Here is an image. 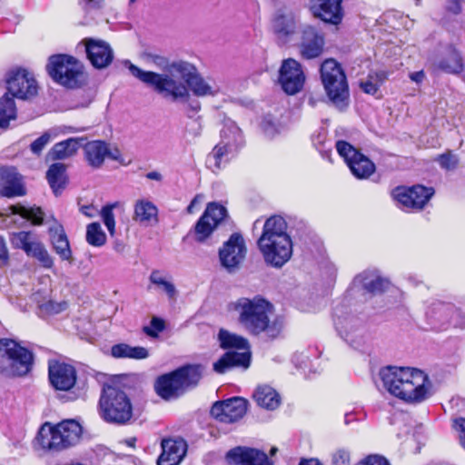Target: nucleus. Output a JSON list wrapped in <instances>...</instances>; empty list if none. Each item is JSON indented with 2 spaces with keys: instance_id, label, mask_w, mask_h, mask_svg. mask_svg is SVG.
<instances>
[{
  "instance_id": "8",
  "label": "nucleus",
  "mask_w": 465,
  "mask_h": 465,
  "mask_svg": "<svg viewBox=\"0 0 465 465\" xmlns=\"http://www.w3.org/2000/svg\"><path fill=\"white\" fill-rule=\"evenodd\" d=\"M33 353L11 339H0V373L7 376L27 374L33 365Z\"/></svg>"
},
{
  "instance_id": "20",
  "label": "nucleus",
  "mask_w": 465,
  "mask_h": 465,
  "mask_svg": "<svg viewBox=\"0 0 465 465\" xmlns=\"http://www.w3.org/2000/svg\"><path fill=\"white\" fill-rule=\"evenodd\" d=\"M341 3L342 0H308V6L314 17L338 25L343 19Z\"/></svg>"
},
{
  "instance_id": "34",
  "label": "nucleus",
  "mask_w": 465,
  "mask_h": 465,
  "mask_svg": "<svg viewBox=\"0 0 465 465\" xmlns=\"http://www.w3.org/2000/svg\"><path fill=\"white\" fill-rule=\"evenodd\" d=\"M354 282H359L363 290L373 295L382 293L390 286V282L387 279L369 271L359 274Z\"/></svg>"
},
{
  "instance_id": "11",
  "label": "nucleus",
  "mask_w": 465,
  "mask_h": 465,
  "mask_svg": "<svg viewBox=\"0 0 465 465\" xmlns=\"http://www.w3.org/2000/svg\"><path fill=\"white\" fill-rule=\"evenodd\" d=\"M46 70L54 82L68 88L79 87L84 81L83 64L71 55L50 56Z\"/></svg>"
},
{
  "instance_id": "50",
  "label": "nucleus",
  "mask_w": 465,
  "mask_h": 465,
  "mask_svg": "<svg viewBox=\"0 0 465 465\" xmlns=\"http://www.w3.org/2000/svg\"><path fill=\"white\" fill-rule=\"evenodd\" d=\"M165 328L164 322L158 318V317H153L150 325L144 326L143 331V332L152 338L158 337L159 332L163 331Z\"/></svg>"
},
{
  "instance_id": "40",
  "label": "nucleus",
  "mask_w": 465,
  "mask_h": 465,
  "mask_svg": "<svg viewBox=\"0 0 465 465\" xmlns=\"http://www.w3.org/2000/svg\"><path fill=\"white\" fill-rule=\"evenodd\" d=\"M16 107L14 99L5 94L0 99V128H6L10 120L15 119Z\"/></svg>"
},
{
  "instance_id": "52",
  "label": "nucleus",
  "mask_w": 465,
  "mask_h": 465,
  "mask_svg": "<svg viewBox=\"0 0 465 465\" xmlns=\"http://www.w3.org/2000/svg\"><path fill=\"white\" fill-rule=\"evenodd\" d=\"M376 76H377V78H379L380 83L382 82L384 79L383 73L377 74ZM361 87L366 94H376V92L379 89V83H378V81L373 82L372 76L370 75L369 80L361 83Z\"/></svg>"
},
{
  "instance_id": "58",
  "label": "nucleus",
  "mask_w": 465,
  "mask_h": 465,
  "mask_svg": "<svg viewBox=\"0 0 465 465\" xmlns=\"http://www.w3.org/2000/svg\"><path fill=\"white\" fill-rule=\"evenodd\" d=\"M187 132L193 134L194 137H197L201 134L202 132V124L200 122V118L193 119L192 126H187Z\"/></svg>"
},
{
  "instance_id": "41",
  "label": "nucleus",
  "mask_w": 465,
  "mask_h": 465,
  "mask_svg": "<svg viewBox=\"0 0 465 465\" xmlns=\"http://www.w3.org/2000/svg\"><path fill=\"white\" fill-rule=\"evenodd\" d=\"M86 242L94 247H101L106 242V234L99 223H92L86 227Z\"/></svg>"
},
{
  "instance_id": "35",
  "label": "nucleus",
  "mask_w": 465,
  "mask_h": 465,
  "mask_svg": "<svg viewBox=\"0 0 465 465\" xmlns=\"http://www.w3.org/2000/svg\"><path fill=\"white\" fill-rule=\"evenodd\" d=\"M84 141H86V137H74L57 143L48 153V156L52 160L69 158L76 153L77 150L83 145Z\"/></svg>"
},
{
  "instance_id": "26",
  "label": "nucleus",
  "mask_w": 465,
  "mask_h": 465,
  "mask_svg": "<svg viewBox=\"0 0 465 465\" xmlns=\"http://www.w3.org/2000/svg\"><path fill=\"white\" fill-rule=\"evenodd\" d=\"M0 193L8 198L23 196L26 193L23 177L15 167H0Z\"/></svg>"
},
{
  "instance_id": "7",
  "label": "nucleus",
  "mask_w": 465,
  "mask_h": 465,
  "mask_svg": "<svg viewBox=\"0 0 465 465\" xmlns=\"http://www.w3.org/2000/svg\"><path fill=\"white\" fill-rule=\"evenodd\" d=\"M218 339L223 349L243 350V351H229L225 352L213 363L215 372L223 374L235 367L247 369L250 366L251 352L247 339L223 329L220 330Z\"/></svg>"
},
{
  "instance_id": "6",
  "label": "nucleus",
  "mask_w": 465,
  "mask_h": 465,
  "mask_svg": "<svg viewBox=\"0 0 465 465\" xmlns=\"http://www.w3.org/2000/svg\"><path fill=\"white\" fill-rule=\"evenodd\" d=\"M82 433V426L74 420H65L54 426L45 422L39 430L37 440L45 450L62 451L79 443Z\"/></svg>"
},
{
  "instance_id": "27",
  "label": "nucleus",
  "mask_w": 465,
  "mask_h": 465,
  "mask_svg": "<svg viewBox=\"0 0 465 465\" xmlns=\"http://www.w3.org/2000/svg\"><path fill=\"white\" fill-rule=\"evenodd\" d=\"M300 53L303 58L313 59L322 54L324 46L323 35L312 25H305L302 32Z\"/></svg>"
},
{
  "instance_id": "18",
  "label": "nucleus",
  "mask_w": 465,
  "mask_h": 465,
  "mask_svg": "<svg viewBox=\"0 0 465 465\" xmlns=\"http://www.w3.org/2000/svg\"><path fill=\"white\" fill-rule=\"evenodd\" d=\"M248 401L243 398L233 397L215 402L212 409V416L220 422L233 423L241 420L247 411Z\"/></svg>"
},
{
  "instance_id": "49",
  "label": "nucleus",
  "mask_w": 465,
  "mask_h": 465,
  "mask_svg": "<svg viewBox=\"0 0 465 465\" xmlns=\"http://www.w3.org/2000/svg\"><path fill=\"white\" fill-rule=\"evenodd\" d=\"M437 162L445 170H454L459 163V158L451 151H448L438 156Z\"/></svg>"
},
{
  "instance_id": "54",
  "label": "nucleus",
  "mask_w": 465,
  "mask_h": 465,
  "mask_svg": "<svg viewBox=\"0 0 465 465\" xmlns=\"http://www.w3.org/2000/svg\"><path fill=\"white\" fill-rule=\"evenodd\" d=\"M50 141L51 135L48 133L43 134L31 143V151L35 154H40L43 149L50 143Z\"/></svg>"
},
{
  "instance_id": "33",
  "label": "nucleus",
  "mask_w": 465,
  "mask_h": 465,
  "mask_svg": "<svg viewBox=\"0 0 465 465\" xmlns=\"http://www.w3.org/2000/svg\"><path fill=\"white\" fill-rule=\"evenodd\" d=\"M272 28L279 37H287L295 33L296 21L293 13L287 9H280L276 12Z\"/></svg>"
},
{
  "instance_id": "45",
  "label": "nucleus",
  "mask_w": 465,
  "mask_h": 465,
  "mask_svg": "<svg viewBox=\"0 0 465 465\" xmlns=\"http://www.w3.org/2000/svg\"><path fill=\"white\" fill-rule=\"evenodd\" d=\"M143 59L148 64L156 66L157 68L165 71L162 74L168 75L171 74V67L174 62L169 63L168 59L164 56L152 54V53H143Z\"/></svg>"
},
{
  "instance_id": "31",
  "label": "nucleus",
  "mask_w": 465,
  "mask_h": 465,
  "mask_svg": "<svg viewBox=\"0 0 465 465\" xmlns=\"http://www.w3.org/2000/svg\"><path fill=\"white\" fill-rule=\"evenodd\" d=\"M219 143L234 153L243 145V135L234 122L229 120L224 123Z\"/></svg>"
},
{
  "instance_id": "55",
  "label": "nucleus",
  "mask_w": 465,
  "mask_h": 465,
  "mask_svg": "<svg viewBox=\"0 0 465 465\" xmlns=\"http://www.w3.org/2000/svg\"><path fill=\"white\" fill-rule=\"evenodd\" d=\"M454 428L460 432V441L465 449V418L460 417L455 419Z\"/></svg>"
},
{
  "instance_id": "19",
  "label": "nucleus",
  "mask_w": 465,
  "mask_h": 465,
  "mask_svg": "<svg viewBox=\"0 0 465 465\" xmlns=\"http://www.w3.org/2000/svg\"><path fill=\"white\" fill-rule=\"evenodd\" d=\"M433 194V188L422 185L397 187L392 193L393 198L408 209H422Z\"/></svg>"
},
{
  "instance_id": "61",
  "label": "nucleus",
  "mask_w": 465,
  "mask_h": 465,
  "mask_svg": "<svg viewBox=\"0 0 465 465\" xmlns=\"http://www.w3.org/2000/svg\"><path fill=\"white\" fill-rule=\"evenodd\" d=\"M0 260L6 262L8 260V250L4 237L0 235Z\"/></svg>"
},
{
  "instance_id": "37",
  "label": "nucleus",
  "mask_w": 465,
  "mask_h": 465,
  "mask_svg": "<svg viewBox=\"0 0 465 465\" xmlns=\"http://www.w3.org/2000/svg\"><path fill=\"white\" fill-rule=\"evenodd\" d=\"M46 178L54 194L58 195L66 184L65 165L61 163L52 164L46 173Z\"/></svg>"
},
{
  "instance_id": "22",
  "label": "nucleus",
  "mask_w": 465,
  "mask_h": 465,
  "mask_svg": "<svg viewBox=\"0 0 465 465\" xmlns=\"http://www.w3.org/2000/svg\"><path fill=\"white\" fill-rule=\"evenodd\" d=\"M48 374L51 385L58 391H69L76 382V371L70 364L50 361Z\"/></svg>"
},
{
  "instance_id": "64",
  "label": "nucleus",
  "mask_w": 465,
  "mask_h": 465,
  "mask_svg": "<svg viewBox=\"0 0 465 465\" xmlns=\"http://www.w3.org/2000/svg\"><path fill=\"white\" fill-rule=\"evenodd\" d=\"M299 465H322V464L316 459H309V460H302L300 461Z\"/></svg>"
},
{
  "instance_id": "21",
  "label": "nucleus",
  "mask_w": 465,
  "mask_h": 465,
  "mask_svg": "<svg viewBox=\"0 0 465 465\" xmlns=\"http://www.w3.org/2000/svg\"><path fill=\"white\" fill-rule=\"evenodd\" d=\"M87 58L95 68L107 67L114 59V52L110 45L101 39L84 38L82 40Z\"/></svg>"
},
{
  "instance_id": "13",
  "label": "nucleus",
  "mask_w": 465,
  "mask_h": 465,
  "mask_svg": "<svg viewBox=\"0 0 465 465\" xmlns=\"http://www.w3.org/2000/svg\"><path fill=\"white\" fill-rule=\"evenodd\" d=\"M247 252L245 241L242 234L232 233L219 249V261L229 273L237 272L243 262Z\"/></svg>"
},
{
  "instance_id": "63",
  "label": "nucleus",
  "mask_w": 465,
  "mask_h": 465,
  "mask_svg": "<svg viewBox=\"0 0 465 465\" xmlns=\"http://www.w3.org/2000/svg\"><path fill=\"white\" fill-rule=\"evenodd\" d=\"M120 458L121 457L119 455H117L116 453H114L111 450L110 452L107 453V456L105 457L104 463L105 465H115L116 461Z\"/></svg>"
},
{
  "instance_id": "44",
  "label": "nucleus",
  "mask_w": 465,
  "mask_h": 465,
  "mask_svg": "<svg viewBox=\"0 0 465 465\" xmlns=\"http://www.w3.org/2000/svg\"><path fill=\"white\" fill-rule=\"evenodd\" d=\"M11 242L15 248L22 249L28 254L37 242L31 241L30 232H18L12 234Z\"/></svg>"
},
{
  "instance_id": "38",
  "label": "nucleus",
  "mask_w": 465,
  "mask_h": 465,
  "mask_svg": "<svg viewBox=\"0 0 465 465\" xmlns=\"http://www.w3.org/2000/svg\"><path fill=\"white\" fill-rule=\"evenodd\" d=\"M111 354L114 358H129L134 360L146 359L149 356L148 350L141 346H130L126 343H118L111 348Z\"/></svg>"
},
{
  "instance_id": "3",
  "label": "nucleus",
  "mask_w": 465,
  "mask_h": 465,
  "mask_svg": "<svg viewBox=\"0 0 465 465\" xmlns=\"http://www.w3.org/2000/svg\"><path fill=\"white\" fill-rule=\"evenodd\" d=\"M126 64L133 76L153 87L163 98L172 103L185 104V112L189 118L193 119L200 111V102L192 99L191 94L183 81L169 74H158L152 71L142 70L129 61L126 62Z\"/></svg>"
},
{
  "instance_id": "56",
  "label": "nucleus",
  "mask_w": 465,
  "mask_h": 465,
  "mask_svg": "<svg viewBox=\"0 0 465 465\" xmlns=\"http://www.w3.org/2000/svg\"><path fill=\"white\" fill-rule=\"evenodd\" d=\"M358 465H390L389 461L379 455H371Z\"/></svg>"
},
{
  "instance_id": "32",
  "label": "nucleus",
  "mask_w": 465,
  "mask_h": 465,
  "mask_svg": "<svg viewBox=\"0 0 465 465\" xmlns=\"http://www.w3.org/2000/svg\"><path fill=\"white\" fill-rule=\"evenodd\" d=\"M52 245L59 257L70 263L73 262L72 251L69 241L61 224H55L49 228Z\"/></svg>"
},
{
  "instance_id": "2",
  "label": "nucleus",
  "mask_w": 465,
  "mask_h": 465,
  "mask_svg": "<svg viewBox=\"0 0 465 465\" xmlns=\"http://www.w3.org/2000/svg\"><path fill=\"white\" fill-rule=\"evenodd\" d=\"M234 309L239 314V323L252 335L263 333L267 339L274 340L282 331V319L275 317L270 320L272 305L263 299L241 298L235 302Z\"/></svg>"
},
{
  "instance_id": "16",
  "label": "nucleus",
  "mask_w": 465,
  "mask_h": 465,
  "mask_svg": "<svg viewBox=\"0 0 465 465\" xmlns=\"http://www.w3.org/2000/svg\"><path fill=\"white\" fill-rule=\"evenodd\" d=\"M7 95L10 98L30 99L37 93L35 80L24 69L12 71L6 78Z\"/></svg>"
},
{
  "instance_id": "4",
  "label": "nucleus",
  "mask_w": 465,
  "mask_h": 465,
  "mask_svg": "<svg viewBox=\"0 0 465 465\" xmlns=\"http://www.w3.org/2000/svg\"><path fill=\"white\" fill-rule=\"evenodd\" d=\"M265 263L282 268L292 255V242L287 233V223L280 215L268 218L257 241Z\"/></svg>"
},
{
  "instance_id": "29",
  "label": "nucleus",
  "mask_w": 465,
  "mask_h": 465,
  "mask_svg": "<svg viewBox=\"0 0 465 465\" xmlns=\"http://www.w3.org/2000/svg\"><path fill=\"white\" fill-rule=\"evenodd\" d=\"M431 66L435 71L460 74L463 70V62L458 50L452 45H448L440 55L431 60Z\"/></svg>"
},
{
  "instance_id": "25",
  "label": "nucleus",
  "mask_w": 465,
  "mask_h": 465,
  "mask_svg": "<svg viewBox=\"0 0 465 465\" xmlns=\"http://www.w3.org/2000/svg\"><path fill=\"white\" fill-rule=\"evenodd\" d=\"M427 316L442 325L451 323L454 327L462 328L465 326V317L450 303L433 302L427 312Z\"/></svg>"
},
{
  "instance_id": "60",
  "label": "nucleus",
  "mask_w": 465,
  "mask_h": 465,
  "mask_svg": "<svg viewBox=\"0 0 465 465\" xmlns=\"http://www.w3.org/2000/svg\"><path fill=\"white\" fill-rule=\"evenodd\" d=\"M447 9L455 15L460 13V11H461L460 0H449L448 5H447Z\"/></svg>"
},
{
  "instance_id": "59",
  "label": "nucleus",
  "mask_w": 465,
  "mask_h": 465,
  "mask_svg": "<svg viewBox=\"0 0 465 465\" xmlns=\"http://www.w3.org/2000/svg\"><path fill=\"white\" fill-rule=\"evenodd\" d=\"M81 213L89 217V218H94L95 217L97 214H99V210L94 207V205H84L81 207Z\"/></svg>"
},
{
  "instance_id": "36",
  "label": "nucleus",
  "mask_w": 465,
  "mask_h": 465,
  "mask_svg": "<svg viewBox=\"0 0 465 465\" xmlns=\"http://www.w3.org/2000/svg\"><path fill=\"white\" fill-rule=\"evenodd\" d=\"M253 398L257 404L266 410H275L281 403V397L279 393L268 385L259 386Z\"/></svg>"
},
{
  "instance_id": "53",
  "label": "nucleus",
  "mask_w": 465,
  "mask_h": 465,
  "mask_svg": "<svg viewBox=\"0 0 465 465\" xmlns=\"http://www.w3.org/2000/svg\"><path fill=\"white\" fill-rule=\"evenodd\" d=\"M332 465H351L350 452L345 449H339L332 454Z\"/></svg>"
},
{
  "instance_id": "12",
  "label": "nucleus",
  "mask_w": 465,
  "mask_h": 465,
  "mask_svg": "<svg viewBox=\"0 0 465 465\" xmlns=\"http://www.w3.org/2000/svg\"><path fill=\"white\" fill-rule=\"evenodd\" d=\"M320 72L328 97L336 106L343 107L349 97V89L341 65L334 59H326Z\"/></svg>"
},
{
  "instance_id": "9",
  "label": "nucleus",
  "mask_w": 465,
  "mask_h": 465,
  "mask_svg": "<svg viewBox=\"0 0 465 465\" xmlns=\"http://www.w3.org/2000/svg\"><path fill=\"white\" fill-rule=\"evenodd\" d=\"M99 405L101 416L109 423L125 424L132 418L130 399L124 391L114 386L104 387Z\"/></svg>"
},
{
  "instance_id": "17",
  "label": "nucleus",
  "mask_w": 465,
  "mask_h": 465,
  "mask_svg": "<svg viewBox=\"0 0 465 465\" xmlns=\"http://www.w3.org/2000/svg\"><path fill=\"white\" fill-rule=\"evenodd\" d=\"M305 82V74L300 63L292 58L282 61L279 70V83L288 94L300 92Z\"/></svg>"
},
{
  "instance_id": "46",
  "label": "nucleus",
  "mask_w": 465,
  "mask_h": 465,
  "mask_svg": "<svg viewBox=\"0 0 465 465\" xmlns=\"http://www.w3.org/2000/svg\"><path fill=\"white\" fill-rule=\"evenodd\" d=\"M117 205H118V203L107 204V205L104 206L101 209V211H99L102 220L112 237H114L115 234V220H114V214L113 213V210Z\"/></svg>"
},
{
  "instance_id": "42",
  "label": "nucleus",
  "mask_w": 465,
  "mask_h": 465,
  "mask_svg": "<svg viewBox=\"0 0 465 465\" xmlns=\"http://www.w3.org/2000/svg\"><path fill=\"white\" fill-rule=\"evenodd\" d=\"M149 280L153 284L162 288L170 299L175 298L176 289L174 284L160 271H153L150 274Z\"/></svg>"
},
{
  "instance_id": "47",
  "label": "nucleus",
  "mask_w": 465,
  "mask_h": 465,
  "mask_svg": "<svg viewBox=\"0 0 465 465\" xmlns=\"http://www.w3.org/2000/svg\"><path fill=\"white\" fill-rule=\"evenodd\" d=\"M37 259L45 268H51L54 264L53 258L41 242H36L27 254Z\"/></svg>"
},
{
  "instance_id": "28",
  "label": "nucleus",
  "mask_w": 465,
  "mask_h": 465,
  "mask_svg": "<svg viewBox=\"0 0 465 465\" xmlns=\"http://www.w3.org/2000/svg\"><path fill=\"white\" fill-rule=\"evenodd\" d=\"M161 447L157 465H179L187 451V444L183 439H163Z\"/></svg>"
},
{
  "instance_id": "15",
  "label": "nucleus",
  "mask_w": 465,
  "mask_h": 465,
  "mask_svg": "<svg viewBox=\"0 0 465 465\" xmlns=\"http://www.w3.org/2000/svg\"><path fill=\"white\" fill-rule=\"evenodd\" d=\"M227 217V210L217 203H210L194 226L195 240L203 242Z\"/></svg>"
},
{
  "instance_id": "30",
  "label": "nucleus",
  "mask_w": 465,
  "mask_h": 465,
  "mask_svg": "<svg viewBox=\"0 0 465 465\" xmlns=\"http://www.w3.org/2000/svg\"><path fill=\"white\" fill-rule=\"evenodd\" d=\"M133 220L143 226H153L158 223V209L152 202L139 199L134 205Z\"/></svg>"
},
{
  "instance_id": "14",
  "label": "nucleus",
  "mask_w": 465,
  "mask_h": 465,
  "mask_svg": "<svg viewBox=\"0 0 465 465\" xmlns=\"http://www.w3.org/2000/svg\"><path fill=\"white\" fill-rule=\"evenodd\" d=\"M336 149L356 178L367 179L375 172L374 163L349 143L337 141Z\"/></svg>"
},
{
  "instance_id": "24",
  "label": "nucleus",
  "mask_w": 465,
  "mask_h": 465,
  "mask_svg": "<svg viewBox=\"0 0 465 465\" xmlns=\"http://www.w3.org/2000/svg\"><path fill=\"white\" fill-rule=\"evenodd\" d=\"M84 149V159L94 169H99L104 163L106 157L113 160H118L120 153L118 150L112 152L109 148V144L104 141L94 140L83 143L81 146Z\"/></svg>"
},
{
  "instance_id": "5",
  "label": "nucleus",
  "mask_w": 465,
  "mask_h": 465,
  "mask_svg": "<svg viewBox=\"0 0 465 465\" xmlns=\"http://www.w3.org/2000/svg\"><path fill=\"white\" fill-rule=\"evenodd\" d=\"M204 371L202 364H187L159 376L154 382L158 396L165 401L175 400L188 390L195 388Z\"/></svg>"
},
{
  "instance_id": "23",
  "label": "nucleus",
  "mask_w": 465,
  "mask_h": 465,
  "mask_svg": "<svg viewBox=\"0 0 465 465\" xmlns=\"http://www.w3.org/2000/svg\"><path fill=\"white\" fill-rule=\"evenodd\" d=\"M226 459L233 465H273L264 451L250 447H235L227 452Z\"/></svg>"
},
{
  "instance_id": "43",
  "label": "nucleus",
  "mask_w": 465,
  "mask_h": 465,
  "mask_svg": "<svg viewBox=\"0 0 465 465\" xmlns=\"http://www.w3.org/2000/svg\"><path fill=\"white\" fill-rule=\"evenodd\" d=\"M14 213L21 215L23 218L31 221L32 223L35 225H41L44 222V212L39 207H15Z\"/></svg>"
},
{
  "instance_id": "10",
  "label": "nucleus",
  "mask_w": 465,
  "mask_h": 465,
  "mask_svg": "<svg viewBox=\"0 0 465 465\" xmlns=\"http://www.w3.org/2000/svg\"><path fill=\"white\" fill-rule=\"evenodd\" d=\"M169 75L183 80L189 93L192 92L197 97H213L220 92L219 86L213 79L204 78L193 64L186 61H175Z\"/></svg>"
},
{
  "instance_id": "39",
  "label": "nucleus",
  "mask_w": 465,
  "mask_h": 465,
  "mask_svg": "<svg viewBox=\"0 0 465 465\" xmlns=\"http://www.w3.org/2000/svg\"><path fill=\"white\" fill-rule=\"evenodd\" d=\"M234 155V153L229 152L223 145L218 143L207 155L206 165L213 172L219 171Z\"/></svg>"
},
{
  "instance_id": "62",
  "label": "nucleus",
  "mask_w": 465,
  "mask_h": 465,
  "mask_svg": "<svg viewBox=\"0 0 465 465\" xmlns=\"http://www.w3.org/2000/svg\"><path fill=\"white\" fill-rule=\"evenodd\" d=\"M111 450L109 449H107L106 447L104 446H98L96 447L95 449V454H96V457L102 461L104 462V460H105V457L107 456V453L110 452Z\"/></svg>"
},
{
  "instance_id": "48",
  "label": "nucleus",
  "mask_w": 465,
  "mask_h": 465,
  "mask_svg": "<svg viewBox=\"0 0 465 465\" xmlns=\"http://www.w3.org/2000/svg\"><path fill=\"white\" fill-rule=\"evenodd\" d=\"M260 126L264 134L270 138L274 137L276 134L280 133L281 126L277 119L271 114H266L263 116V118L261 121Z\"/></svg>"
},
{
  "instance_id": "57",
  "label": "nucleus",
  "mask_w": 465,
  "mask_h": 465,
  "mask_svg": "<svg viewBox=\"0 0 465 465\" xmlns=\"http://www.w3.org/2000/svg\"><path fill=\"white\" fill-rule=\"evenodd\" d=\"M104 0H81L80 5L85 11L99 9L103 6Z\"/></svg>"
},
{
  "instance_id": "1",
  "label": "nucleus",
  "mask_w": 465,
  "mask_h": 465,
  "mask_svg": "<svg viewBox=\"0 0 465 465\" xmlns=\"http://www.w3.org/2000/svg\"><path fill=\"white\" fill-rule=\"evenodd\" d=\"M380 378L386 391L405 401L420 402L430 395V381L422 371L387 366Z\"/></svg>"
},
{
  "instance_id": "51",
  "label": "nucleus",
  "mask_w": 465,
  "mask_h": 465,
  "mask_svg": "<svg viewBox=\"0 0 465 465\" xmlns=\"http://www.w3.org/2000/svg\"><path fill=\"white\" fill-rule=\"evenodd\" d=\"M39 308L42 312L48 314H56L66 308L65 302H55L54 301H48L46 302L39 304Z\"/></svg>"
}]
</instances>
